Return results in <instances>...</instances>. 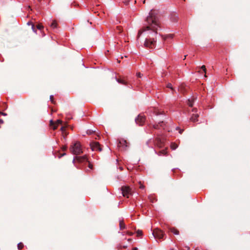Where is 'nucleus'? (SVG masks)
<instances>
[{
  "label": "nucleus",
  "mask_w": 250,
  "mask_h": 250,
  "mask_svg": "<svg viewBox=\"0 0 250 250\" xmlns=\"http://www.w3.org/2000/svg\"><path fill=\"white\" fill-rule=\"evenodd\" d=\"M146 26L138 32L137 38L139 39L143 35L146 37L144 45L152 48L155 46L156 36L158 30L161 29L160 23L152 10H151L146 18Z\"/></svg>",
  "instance_id": "f257e3e1"
},
{
  "label": "nucleus",
  "mask_w": 250,
  "mask_h": 250,
  "mask_svg": "<svg viewBox=\"0 0 250 250\" xmlns=\"http://www.w3.org/2000/svg\"><path fill=\"white\" fill-rule=\"evenodd\" d=\"M70 152L74 155H79L83 153V148L80 143L76 142L70 147Z\"/></svg>",
  "instance_id": "f03ea898"
},
{
  "label": "nucleus",
  "mask_w": 250,
  "mask_h": 250,
  "mask_svg": "<svg viewBox=\"0 0 250 250\" xmlns=\"http://www.w3.org/2000/svg\"><path fill=\"white\" fill-rule=\"evenodd\" d=\"M75 161H77L80 163H87L89 168L92 169L93 168L92 165L88 160V159L86 155H84L83 156H75L73 159V162L74 163Z\"/></svg>",
  "instance_id": "7ed1b4c3"
},
{
  "label": "nucleus",
  "mask_w": 250,
  "mask_h": 250,
  "mask_svg": "<svg viewBox=\"0 0 250 250\" xmlns=\"http://www.w3.org/2000/svg\"><path fill=\"white\" fill-rule=\"evenodd\" d=\"M197 108H193L191 111L188 109V114H190V121L192 122H195L198 121V118L199 117V114L196 113Z\"/></svg>",
  "instance_id": "20e7f679"
},
{
  "label": "nucleus",
  "mask_w": 250,
  "mask_h": 250,
  "mask_svg": "<svg viewBox=\"0 0 250 250\" xmlns=\"http://www.w3.org/2000/svg\"><path fill=\"white\" fill-rule=\"evenodd\" d=\"M123 196L129 198V196L132 193L131 188L128 186H123L121 188Z\"/></svg>",
  "instance_id": "39448f33"
},
{
  "label": "nucleus",
  "mask_w": 250,
  "mask_h": 250,
  "mask_svg": "<svg viewBox=\"0 0 250 250\" xmlns=\"http://www.w3.org/2000/svg\"><path fill=\"white\" fill-rule=\"evenodd\" d=\"M152 235L155 238L162 239L165 235L164 232L159 229H154Z\"/></svg>",
  "instance_id": "423d86ee"
},
{
  "label": "nucleus",
  "mask_w": 250,
  "mask_h": 250,
  "mask_svg": "<svg viewBox=\"0 0 250 250\" xmlns=\"http://www.w3.org/2000/svg\"><path fill=\"white\" fill-rule=\"evenodd\" d=\"M90 146L93 151H99L102 150V148L100 144L97 142H94L91 143Z\"/></svg>",
  "instance_id": "0eeeda50"
},
{
  "label": "nucleus",
  "mask_w": 250,
  "mask_h": 250,
  "mask_svg": "<svg viewBox=\"0 0 250 250\" xmlns=\"http://www.w3.org/2000/svg\"><path fill=\"white\" fill-rule=\"evenodd\" d=\"M146 121L145 117L143 115H139L137 118L135 119V122L137 124L139 125H142Z\"/></svg>",
  "instance_id": "6e6552de"
},
{
  "label": "nucleus",
  "mask_w": 250,
  "mask_h": 250,
  "mask_svg": "<svg viewBox=\"0 0 250 250\" xmlns=\"http://www.w3.org/2000/svg\"><path fill=\"white\" fill-rule=\"evenodd\" d=\"M62 122L61 120H58L55 122L53 120L50 121V125L52 127L54 130H55L59 125H61Z\"/></svg>",
  "instance_id": "1a4fd4ad"
},
{
  "label": "nucleus",
  "mask_w": 250,
  "mask_h": 250,
  "mask_svg": "<svg viewBox=\"0 0 250 250\" xmlns=\"http://www.w3.org/2000/svg\"><path fill=\"white\" fill-rule=\"evenodd\" d=\"M127 146V143L124 139H120L118 144V147L125 149Z\"/></svg>",
  "instance_id": "9d476101"
},
{
  "label": "nucleus",
  "mask_w": 250,
  "mask_h": 250,
  "mask_svg": "<svg viewBox=\"0 0 250 250\" xmlns=\"http://www.w3.org/2000/svg\"><path fill=\"white\" fill-rule=\"evenodd\" d=\"M154 143L159 147H162L164 146V140L160 138L157 137L155 139Z\"/></svg>",
  "instance_id": "9b49d317"
},
{
  "label": "nucleus",
  "mask_w": 250,
  "mask_h": 250,
  "mask_svg": "<svg viewBox=\"0 0 250 250\" xmlns=\"http://www.w3.org/2000/svg\"><path fill=\"white\" fill-rule=\"evenodd\" d=\"M168 229L169 231L175 235L179 234V231L175 228L173 227H168Z\"/></svg>",
  "instance_id": "f8f14e48"
},
{
  "label": "nucleus",
  "mask_w": 250,
  "mask_h": 250,
  "mask_svg": "<svg viewBox=\"0 0 250 250\" xmlns=\"http://www.w3.org/2000/svg\"><path fill=\"white\" fill-rule=\"evenodd\" d=\"M116 81L119 83H121V84L126 85V86L128 85V83L125 80H123V79H119V78H116Z\"/></svg>",
  "instance_id": "ddd939ff"
},
{
  "label": "nucleus",
  "mask_w": 250,
  "mask_h": 250,
  "mask_svg": "<svg viewBox=\"0 0 250 250\" xmlns=\"http://www.w3.org/2000/svg\"><path fill=\"white\" fill-rule=\"evenodd\" d=\"M50 26L52 29H55V28H57L58 23H57V21L56 20H53L52 21V23L50 24Z\"/></svg>",
  "instance_id": "4468645a"
},
{
  "label": "nucleus",
  "mask_w": 250,
  "mask_h": 250,
  "mask_svg": "<svg viewBox=\"0 0 250 250\" xmlns=\"http://www.w3.org/2000/svg\"><path fill=\"white\" fill-rule=\"evenodd\" d=\"M179 90L181 92L184 93L186 91V85L182 84L179 87Z\"/></svg>",
  "instance_id": "2eb2a0df"
},
{
  "label": "nucleus",
  "mask_w": 250,
  "mask_h": 250,
  "mask_svg": "<svg viewBox=\"0 0 250 250\" xmlns=\"http://www.w3.org/2000/svg\"><path fill=\"white\" fill-rule=\"evenodd\" d=\"M195 99L196 98H192L191 99H188V107H192L193 106V103H194Z\"/></svg>",
  "instance_id": "dca6fc26"
},
{
  "label": "nucleus",
  "mask_w": 250,
  "mask_h": 250,
  "mask_svg": "<svg viewBox=\"0 0 250 250\" xmlns=\"http://www.w3.org/2000/svg\"><path fill=\"white\" fill-rule=\"evenodd\" d=\"M167 150L166 149H163V150H162L160 151L158 153V155H159V156L165 155L167 154Z\"/></svg>",
  "instance_id": "f3484780"
},
{
  "label": "nucleus",
  "mask_w": 250,
  "mask_h": 250,
  "mask_svg": "<svg viewBox=\"0 0 250 250\" xmlns=\"http://www.w3.org/2000/svg\"><path fill=\"white\" fill-rule=\"evenodd\" d=\"M120 228L121 229H123L125 228V225L124 222L122 220H120Z\"/></svg>",
  "instance_id": "a211bd4d"
},
{
  "label": "nucleus",
  "mask_w": 250,
  "mask_h": 250,
  "mask_svg": "<svg viewBox=\"0 0 250 250\" xmlns=\"http://www.w3.org/2000/svg\"><path fill=\"white\" fill-rule=\"evenodd\" d=\"M170 147L172 149L175 150L176 148H177V147H178V146L175 143H172L171 144Z\"/></svg>",
  "instance_id": "6ab92c4d"
},
{
  "label": "nucleus",
  "mask_w": 250,
  "mask_h": 250,
  "mask_svg": "<svg viewBox=\"0 0 250 250\" xmlns=\"http://www.w3.org/2000/svg\"><path fill=\"white\" fill-rule=\"evenodd\" d=\"M23 247V244L22 243H20L18 244V248L19 250H21Z\"/></svg>",
  "instance_id": "aec40b11"
},
{
  "label": "nucleus",
  "mask_w": 250,
  "mask_h": 250,
  "mask_svg": "<svg viewBox=\"0 0 250 250\" xmlns=\"http://www.w3.org/2000/svg\"><path fill=\"white\" fill-rule=\"evenodd\" d=\"M37 28L39 30H41V29H43V26L41 24H39L37 25Z\"/></svg>",
  "instance_id": "412c9836"
},
{
  "label": "nucleus",
  "mask_w": 250,
  "mask_h": 250,
  "mask_svg": "<svg viewBox=\"0 0 250 250\" xmlns=\"http://www.w3.org/2000/svg\"><path fill=\"white\" fill-rule=\"evenodd\" d=\"M137 235L138 236H141L142 235V231L141 230H138L137 231Z\"/></svg>",
  "instance_id": "4be33fe9"
},
{
  "label": "nucleus",
  "mask_w": 250,
  "mask_h": 250,
  "mask_svg": "<svg viewBox=\"0 0 250 250\" xmlns=\"http://www.w3.org/2000/svg\"><path fill=\"white\" fill-rule=\"evenodd\" d=\"M167 88H170L171 90L173 89V88H172V84L171 83H168L167 84Z\"/></svg>",
  "instance_id": "5701e85b"
},
{
  "label": "nucleus",
  "mask_w": 250,
  "mask_h": 250,
  "mask_svg": "<svg viewBox=\"0 0 250 250\" xmlns=\"http://www.w3.org/2000/svg\"><path fill=\"white\" fill-rule=\"evenodd\" d=\"M50 100L51 101V102L52 103H54V97H53V95H51L50 96Z\"/></svg>",
  "instance_id": "b1692460"
},
{
  "label": "nucleus",
  "mask_w": 250,
  "mask_h": 250,
  "mask_svg": "<svg viewBox=\"0 0 250 250\" xmlns=\"http://www.w3.org/2000/svg\"><path fill=\"white\" fill-rule=\"evenodd\" d=\"M201 69L204 71V72H206V68L205 65H202Z\"/></svg>",
  "instance_id": "393cba45"
},
{
  "label": "nucleus",
  "mask_w": 250,
  "mask_h": 250,
  "mask_svg": "<svg viewBox=\"0 0 250 250\" xmlns=\"http://www.w3.org/2000/svg\"><path fill=\"white\" fill-rule=\"evenodd\" d=\"M167 38H173V35H168L166 37L164 38V39L165 40H166V39Z\"/></svg>",
  "instance_id": "a878e982"
},
{
  "label": "nucleus",
  "mask_w": 250,
  "mask_h": 250,
  "mask_svg": "<svg viewBox=\"0 0 250 250\" xmlns=\"http://www.w3.org/2000/svg\"><path fill=\"white\" fill-rule=\"evenodd\" d=\"M31 24L32 25V28L33 31L34 32L36 33V30H35V28H34V25L32 23H31Z\"/></svg>",
  "instance_id": "bb28decb"
},
{
  "label": "nucleus",
  "mask_w": 250,
  "mask_h": 250,
  "mask_svg": "<svg viewBox=\"0 0 250 250\" xmlns=\"http://www.w3.org/2000/svg\"><path fill=\"white\" fill-rule=\"evenodd\" d=\"M176 130H179V132L180 134H182V132L183 131V130L179 129L178 127L176 128Z\"/></svg>",
  "instance_id": "cd10ccee"
},
{
  "label": "nucleus",
  "mask_w": 250,
  "mask_h": 250,
  "mask_svg": "<svg viewBox=\"0 0 250 250\" xmlns=\"http://www.w3.org/2000/svg\"><path fill=\"white\" fill-rule=\"evenodd\" d=\"M140 188H141V189H144V186L141 183V182H140Z\"/></svg>",
  "instance_id": "c85d7f7f"
},
{
  "label": "nucleus",
  "mask_w": 250,
  "mask_h": 250,
  "mask_svg": "<svg viewBox=\"0 0 250 250\" xmlns=\"http://www.w3.org/2000/svg\"><path fill=\"white\" fill-rule=\"evenodd\" d=\"M65 127H64V126H62V127H61V130H62V132H64V131L65 130Z\"/></svg>",
  "instance_id": "c756f323"
},
{
  "label": "nucleus",
  "mask_w": 250,
  "mask_h": 250,
  "mask_svg": "<svg viewBox=\"0 0 250 250\" xmlns=\"http://www.w3.org/2000/svg\"><path fill=\"white\" fill-rule=\"evenodd\" d=\"M159 125H154L153 127L154 128H156V129H157V128H159Z\"/></svg>",
  "instance_id": "7c9ffc66"
},
{
  "label": "nucleus",
  "mask_w": 250,
  "mask_h": 250,
  "mask_svg": "<svg viewBox=\"0 0 250 250\" xmlns=\"http://www.w3.org/2000/svg\"><path fill=\"white\" fill-rule=\"evenodd\" d=\"M142 75L140 73H137V76L138 77H141Z\"/></svg>",
  "instance_id": "2f4dec72"
},
{
  "label": "nucleus",
  "mask_w": 250,
  "mask_h": 250,
  "mask_svg": "<svg viewBox=\"0 0 250 250\" xmlns=\"http://www.w3.org/2000/svg\"><path fill=\"white\" fill-rule=\"evenodd\" d=\"M0 114L3 115V116H6L7 115V114L6 113H3V112H0Z\"/></svg>",
  "instance_id": "473e14b6"
},
{
  "label": "nucleus",
  "mask_w": 250,
  "mask_h": 250,
  "mask_svg": "<svg viewBox=\"0 0 250 250\" xmlns=\"http://www.w3.org/2000/svg\"><path fill=\"white\" fill-rule=\"evenodd\" d=\"M117 28L118 29V30H119V32H121V28H120V27H117Z\"/></svg>",
  "instance_id": "72a5a7b5"
},
{
  "label": "nucleus",
  "mask_w": 250,
  "mask_h": 250,
  "mask_svg": "<svg viewBox=\"0 0 250 250\" xmlns=\"http://www.w3.org/2000/svg\"><path fill=\"white\" fill-rule=\"evenodd\" d=\"M163 122H162V123H159V124L160 125V126H162V125H163Z\"/></svg>",
  "instance_id": "f704fd0d"
},
{
  "label": "nucleus",
  "mask_w": 250,
  "mask_h": 250,
  "mask_svg": "<svg viewBox=\"0 0 250 250\" xmlns=\"http://www.w3.org/2000/svg\"><path fill=\"white\" fill-rule=\"evenodd\" d=\"M66 148H67V147H66V146H64V147H63V150H66Z\"/></svg>",
  "instance_id": "c9c22d12"
},
{
  "label": "nucleus",
  "mask_w": 250,
  "mask_h": 250,
  "mask_svg": "<svg viewBox=\"0 0 250 250\" xmlns=\"http://www.w3.org/2000/svg\"><path fill=\"white\" fill-rule=\"evenodd\" d=\"M64 155H65V153H63V154H62V155L60 157V158L62 156H64Z\"/></svg>",
  "instance_id": "e433bc0d"
},
{
  "label": "nucleus",
  "mask_w": 250,
  "mask_h": 250,
  "mask_svg": "<svg viewBox=\"0 0 250 250\" xmlns=\"http://www.w3.org/2000/svg\"><path fill=\"white\" fill-rule=\"evenodd\" d=\"M137 248H134L133 249V250H137Z\"/></svg>",
  "instance_id": "4c0bfd02"
},
{
  "label": "nucleus",
  "mask_w": 250,
  "mask_h": 250,
  "mask_svg": "<svg viewBox=\"0 0 250 250\" xmlns=\"http://www.w3.org/2000/svg\"><path fill=\"white\" fill-rule=\"evenodd\" d=\"M0 122L1 124H2V123H3V121H2V120H0Z\"/></svg>",
  "instance_id": "58836bf2"
},
{
  "label": "nucleus",
  "mask_w": 250,
  "mask_h": 250,
  "mask_svg": "<svg viewBox=\"0 0 250 250\" xmlns=\"http://www.w3.org/2000/svg\"><path fill=\"white\" fill-rule=\"evenodd\" d=\"M149 198L150 200L152 201V202H153V201H153V200H152L150 199V197H149Z\"/></svg>",
  "instance_id": "ea45409f"
},
{
  "label": "nucleus",
  "mask_w": 250,
  "mask_h": 250,
  "mask_svg": "<svg viewBox=\"0 0 250 250\" xmlns=\"http://www.w3.org/2000/svg\"><path fill=\"white\" fill-rule=\"evenodd\" d=\"M145 2H146V0H143V3H145Z\"/></svg>",
  "instance_id": "a19ab883"
},
{
  "label": "nucleus",
  "mask_w": 250,
  "mask_h": 250,
  "mask_svg": "<svg viewBox=\"0 0 250 250\" xmlns=\"http://www.w3.org/2000/svg\"><path fill=\"white\" fill-rule=\"evenodd\" d=\"M123 248H126V246H123Z\"/></svg>",
  "instance_id": "79ce46f5"
},
{
  "label": "nucleus",
  "mask_w": 250,
  "mask_h": 250,
  "mask_svg": "<svg viewBox=\"0 0 250 250\" xmlns=\"http://www.w3.org/2000/svg\"><path fill=\"white\" fill-rule=\"evenodd\" d=\"M39 1H40L41 0H38Z\"/></svg>",
  "instance_id": "37998d69"
}]
</instances>
